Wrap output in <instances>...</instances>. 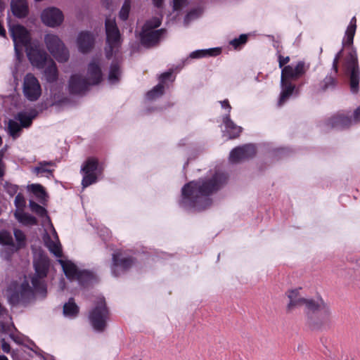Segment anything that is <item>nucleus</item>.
I'll use <instances>...</instances> for the list:
<instances>
[{
  "label": "nucleus",
  "instance_id": "39448f33",
  "mask_svg": "<svg viewBox=\"0 0 360 360\" xmlns=\"http://www.w3.org/2000/svg\"><path fill=\"white\" fill-rule=\"evenodd\" d=\"M310 311L308 321L310 326L316 330H326L330 328L332 322V313L329 306L323 300L315 301Z\"/></svg>",
  "mask_w": 360,
  "mask_h": 360
},
{
  "label": "nucleus",
  "instance_id": "7c9ffc66",
  "mask_svg": "<svg viewBox=\"0 0 360 360\" xmlns=\"http://www.w3.org/2000/svg\"><path fill=\"white\" fill-rule=\"evenodd\" d=\"M22 127L16 121L10 120L8 122V131L13 139H16L20 134Z\"/></svg>",
  "mask_w": 360,
  "mask_h": 360
},
{
  "label": "nucleus",
  "instance_id": "ddd939ff",
  "mask_svg": "<svg viewBox=\"0 0 360 360\" xmlns=\"http://www.w3.org/2000/svg\"><path fill=\"white\" fill-rule=\"evenodd\" d=\"M66 277L70 281L77 280L82 285L91 278V274L86 271H81L77 266L69 260L58 259Z\"/></svg>",
  "mask_w": 360,
  "mask_h": 360
},
{
  "label": "nucleus",
  "instance_id": "c9c22d12",
  "mask_svg": "<svg viewBox=\"0 0 360 360\" xmlns=\"http://www.w3.org/2000/svg\"><path fill=\"white\" fill-rule=\"evenodd\" d=\"M120 75V68L117 63H112L110 67L108 80L111 84H115L119 80Z\"/></svg>",
  "mask_w": 360,
  "mask_h": 360
},
{
  "label": "nucleus",
  "instance_id": "2f4dec72",
  "mask_svg": "<svg viewBox=\"0 0 360 360\" xmlns=\"http://www.w3.org/2000/svg\"><path fill=\"white\" fill-rule=\"evenodd\" d=\"M14 236L16 240V244L14 243L13 251H17L25 245V235L19 229H14Z\"/></svg>",
  "mask_w": 360,
  "mask_h": 360
},
{
  "label": "nucleus",
  "instance_id": "f704fd0d",
  "mask_svg": "<svg viewBox=\"0 0 360 360\" xmlns=\"http://www.w3.org/2000/svg\"><path fill=\"white\" fill-rule=\"evenodd\" d=\"M356 18L353 17L351 20L349 25L347 27L346 30L347 43L352 44L353 43V39L356 31Z\"/></svg>",
  "mask_w": 360,
  "mask_h": 360
},
{
  "label": "nucleus",
  "instance_id": "de8ad7c7",
  "mask_svg": "<svg viewBox=\"0 0 360 360\" xmlns=\"http://www.w3.org/2000/svg\"><path fill=\"white\" fill-rule=\"evenodd\" d=\"M4 155V150H0V177L4 175V165L2 162Z\"/></svg>",
  "mask_w": 360,
  "mask_h": 360
},
{
  "label": "nucleus",
  "instance_id": "1a4fd4ad",
  "mask_svg": "<svg viewBox=\"0 0 360 360\" xmlns=\"http://www.w3.org/2000/svg\"><path fill=\"white\" fill-rule=\"evenodd\" d=\"M346 73L349 79L351 91L356 94L359 91L360 70L358 65L357 56L355 51L349 53L345 62Z\"/></svg>",
  "mask_w": 360,
  "mask_h": 360
},
{
  "label": "nucleus",
  "instance_id": "f03ea898",
  "mask_svg": "<svg viewBox=\"0 0 360 360\" xmlns=\"http://www.w3.org/2000/svg\"><path fill=\"white\" fill-rule=\"evenodd\" d=\"M226 180L227 177L224 173L217 172L205 179L189 182L182 188L181 205L198 210L207 207L211 204L209 195L221 188Z\"/></svg>",
  "mask_w": 360,
  "mask_h": 360
},
{
  "label": "nucleus",
  "instance_id": "58836bf2",
  "mask_svg": "<svg viewBox=\"0 0 360 360\" xmlns=\"http://www.w3.org/2000/svg\"><path fill=\"white\" fill-rule=\"evenodd\" d=\"M131 8L129 0H125L120 11V18L125 20L127 19Z\"/></svg>",
  "mask_w": 360,
  "mask_h": 360
},
{
  "label": "nucleus",
  "instance_id": "603ef678",
  "mask_svg": "<svg viewBox=\"0 0 360 360\" xmlns=\"http://www.w3.org/2000/svg\"><path fill=\"white\" fill-rule=\"evenodd\" d=\"M153 2L157 7H160L162 4L163 0H153Z\"/></svg>",
  "mask_w": 360,
  "mask_h": 360
},
{
  "label": "nucleus",
  "instance_id": "5701e85b",
  "mask_svg": "<svg viewBox=\"0 0 360 360\" xmlns=\"http://www.w3.org/2000/svg\"><path fill=\"white\" fill-rule=\"evenodd\" d=\"M171 76V72H167L162 74L160 77V83L155 86L151 91L147 93V98L149 100H153L162 96L164 91V86L162 83H163L166 79H169Z\"/></svg>",
  "mask_w": 360,
  "mask_h": 360
},
{
  "label": "nucleus",
  "instance_id": "2eb2a0df",
  "mask_svg": "<svg viewBox=\"0 0 360 360\" xmlns=\"http://www.w3.org/2000/svg\"><path fill=\"white\" fill-rule=\"evenodd\" d=\"M289 302L286 306L288 313L293 311L295 309L305 306L309 310L313 307L316 300L307 299L300 295L299 289H292L287 292Z\"/></svg>",
  "mask_w": 360,
  "mask_h": 360
},
{
  "label": "nucleus",
  "instance_id": "aec40b11",
  "mask_svg": "<svg viewBox=\"0 0 360 360\" xmlns=\"http://www.w3.org/2000/svg\"><path fill=\"white\" fill-rule=\"evenodd\" d=\"M133 263V259L131 257H124L122 252H117L112 255V272L115 276H117V269H127Z\"/></svg>",
  "mask_w": 360,
  "mask_h": 360
},
{
  "label": "nucleus",
  "instance_id": "dca6fc26",
  "mask_svg": "<svg viewBox=\"0 0 360 360\" xmlns=\"http://www.w3.org/2000/svg\"><path fill=\"white\" fill-rule=\"evenodd\" d=\"M97 170L98 160L93 158H89L82 167L84 174L82 181L83 188H86L96 181Z\"/></svg>",
  "mask_w": 360,
  "mask_h": 360
},
{
  "label": "nucleus",
  "instance_id": "cd10ccee",
  "mask_svg": "<svg viewBox=\"0 0 360 360\" xmlns=\"http://www.w3.org/2000/svg\"><path fill=\"white\" fill-rule=\"evenodd\" d=\"M14 215L18 221L24 225L32 226L37 224L35 217L25 213L22 210H15Z\"/></svg>",
  "mask_w": 360,
  "mask_h": 360
},
{
  "label": "nucleus",
  "instance_id": "5fc2aeb1",
  "mask_svg": "<svg viewBox=\"0 0 360 360\" xmlns=\"http://www.w3.org/2000/svg\"><path fill=\"white\" fill-rule=\"evenodd\" d=\"M4 8V4L0 0V10Z\"/></svg>",
  "mask_w": 360,
  "mask_h": 360
},
{
  "label": "nucleus",
  "instance_id": "423d86ee",
  "mask_svg": "<svg viewBox=\"0 0 360 360\" xmlns=\"http://www.w3.org/2000/svg\"><path fill=\"white\" fill-rule=\"evenodd\" d=\"M44 42L50 54L58 62L65 63L69 60V50L58 35L47 33L44 35Z\"/></svg>",
  "mask_w": 360,
  "mask_h": 360
},
{
  "label": "nucleus",
  "instance_id": "bb28decb",
  "mask_svg": "<svg viewBox=\"0 0 360 360\" xmlns=\"http://www.w3.org/2000/svg\"><path fill=\"white\" fill-rule=\"evenodd\" d=\"M37 116V113L34 111L26 112H19L16 116L15 119L16 121L20 122V124L25 128L29 127L32 122L33 119Z\"/></svg>",
  "mask_w": 360,
  "mask_h": 360
},
{
  "label": "nucleus",
  "instance_id": "393cba45",
  "mask_svg": "<svg viewBox=\"0 0 360 360\" xmlns=\"http://www.w3.org/2000/svg\"><path fill=\"white\" fill-rule=\"evenodd\" d=\"M223 123L226 128L225 132L228 134L229 139H233L240 135L242 128L235 124L230 119L229 115L224 117Z\"/></svg>",
  "mask_w": 360,
  "mask_h": 360
},
{
  "label": "nucleus",
  "instance_id": "a18cd8bd",
  "mask_svg": "<svg viewBox=\"0 0 360 360\" xmlns=\"http://www.w3.org/2000/svg\"><path fill=\"white\" fill-rule=\"evenodd\" d=\"M289 61H290V58L288 56L283 57L282 56H278L279 68H282Z\"/></svg>",
  "mask_w": 360,
  "mask_h": 360
},
{
  "label": "nucleus",
  "instance_id": "9d476101",
  "mask_svg": "<svg viewBox=\"0 0 360 360\" xmlns=\"http://www.w3.org/2000/svg\"><path fill=\"white\" fill-rule=\"evenodd\" d=\"M9 32L14 42L15 53L20 56L22 47L25 49L30 43H32L28 31L22 25L18 24H9Z\"/></svg>",
  "mask_w": 360,
  "mask_h": 360
},
{
  "label": "nucleus",
  "instance_id": "c85d7f7f",
  "mask_svg": "<svg viewBox=\"0 0 360 360\" xmlns=\"http://www.w3.org/2000/svg\"><path fill=\"white\" fill-rule=\"evenodd\" d=\"M79 313V307L74 302L72 298L65 303L63 306V314L66 317L75 318Z\"/></svg>",
  "mask_w": 360,
  "mask_h": 360
},
{
  "label": "nucleus",
  "instance_id": "4c0bfd02",
  "mask_svg": "<svg viewBox=\"0 0 360 360\" xmlns=\"http://www.w3.org/2000/svg\"><path fill=\"white\" fill-rule=\"evenodd\" d=\"M30 210L35 212L37 214H38L40 217H44L46 218L47 221H49V218L48 217L46 214V210L41 207V205H38L34 201L30 200Z\"/></svg>",
  "mask_w": 360,
  "mask_h": 360
},
{
  "label": "nucleus",
  "instance_id": "8fccbe9b",
  "mask_svg": "<svg viewBox=\"0 0 360 360\" xmlns=\"http://www.w3.org/2000/svg\"><path fill=\"white\" fill-rule=\"evenodd\" d=\"M221 108H227L229 112L231 111V106L230 105L229 101L227 100H224L223 101L220 102Z\"/></svg>",
  "mask_w": 360,
  "mask_h": 360
},
{
  "label": "nucleus",
  "instance_id": "864d4df0",
  "mask_svg": "<svg viewBox=\"0 0 360 360\" xmlns=\"http://www.w3.org/2000/svg\"><path fill=\"white\" fill-rule=\"evenodd\" d=\"M4 312V309L0 304V315L3 314Z\"/></svg>",
  "mask_w": 360,
  "mask_h": 360
},
{
  "label": "nucleus",
  "instance_id": "4d7b16f0",
  "mask_svg": "<svg viewBox=\"0 0 360 360\" xmlns=\"http://www.w3.org/2000/svg\"><path fill=\"white\" fill-rule=\"evenodd\" d=\"M60 99L59 98H54V102H58Z\"/></svg>",
  "mask_w": 360,
  "mask_h": 360
},
{
  "label": "nucleus",
  "instance_id": "a878e982",
  "mask_svg": "<svg viewBox=\"0 0 360 360\" xmlns=\"http://www.w3.org/2000/svg\"><path fill=\"white\" fill-rule=\"evenodd\" d=\"M46 65H47V67L44 70V76L46 79L49 82H53L58 78V70L56 65L51 58L49 59V62Z\"/></svg>",
  "mask_w": 360,
  "mask_h": 360
},
{
  "label": "nucleus",
  "instance_id": "4be33fe9",
  "mask_svg": "<svg viewBox=\"0 0 360 360\" xmlns=\"http://www.w3.org/2000/svg\"><path fill=\"white\" fill-rule=\"evenodd\" d=\"M11 7L13 15L18 18H24L28 14L26 0H11Z\"/></svg>",
  "mask_w": 360,
  "mask_h": 360
},
{
  "label": "nucleus",
  "instance_id": "f3484780",
  "mask_svg": "<svg viewBox=\"0 0 360 360\" xmlns=\"http://www.w3.org/2000/svg\"><path fill=\"white\" fill-rule=\"evenodd\" d=\"M41 19L46 26L56 27L63 23L64 16L60 9L55 7H49L42 11Z\"/></svg>",
  "mask_w": 360,
  "mask_h": 360
},
{
  "label": "nucleus",
  "instance_id": "b1692460",
  "mask_svg": "<svg viewBox=\"0 0 360 360\" xmlns=\"http://www.w3.org/2000/svg\"><path fill=\"white\" fill-rule=\"evenodd\" d=\"M330 123L332 127L342 129L350 126L353 123V120L348 115L343 113L338 114L333 116Z\"/></svg>",
  "mask_w": 360,
  "mask_h": 360
},
{
  "label": "nucleus",
  "instance_id": "72a5a7b5",
  "mask_svg": "<svg viewBox=\"0 0 360 360\" xmlns=\"http://www.w3.org/2000/svg\"><path fill=\"white\" fill-rule=\"evenodd\" d=\"M53 165L51 162H40L37 167L34 168V172L39 174H46L47 176H52V170L48 168V166Z\"/></svg>",
  "mask_w": 360,
  "mask_h": 360
},
{
  "label": "nucleus",
  "instance_id": "a211bd4d",
  "mask_svg": "<svg viewBox=\"0 0 360 360\" xmlns=\"http://www.w3.org/2000/svg\"><path fill=\"white\" fill-rule=\"evenodd\" d=\"M255 154V147L252 144L245 145L234 148L230 153L229 160L231 162H238Z\"/></svg>",
  "mask_w": 360,
  "mask_h": 360
},
{
  "label": "nucleus",
  "instance_id": "4468645a",
  "mask_svg": "<svg viewBox=\"0 0 360 360\" xmlns=\"http://www.w3.org/2000/svg\"><path fill=\"white\" fill-rule=\"evenodd\" d=\"M22 92L30 101H37L41 94V89L38 79L31 73L25 75L23 80Z\"/></svg>",
  "mask_w": 360,
  "mask_h": 360
},
{
  "label": "nucleus",
  "instance_id": "a19ab883",
  "mask_svg": "<svg viewBox=\"0 0 360 360\" xmlns=\"http://www.w3.org/2000/svg\"><path fill=\"white\" fill-rule=\"evenodd\" d=\"M14 202L17 207L16 210H22V208L25 205V201L24 197L21 194H18L15 196Z\"/></svg>",
  "mask_w": 360,
  "mask_h": 360
},
{
  "label": "nucleus",
  "instance_id": "0eeeda50",
  "mask_svg": "<svg viewBox=\"0 0 360 360\" xmlns=\"http://www.w3.org/2000/svg\"><path fill=\"white\" fill-rule=\"evenodd\" d=\"M161 24V20L155 17L147 21L143 27L141 33V43L146 46H151L158 42L165 32V30H155Z\"/></svg>",
  "mask_w": 360,
  "mask_h": 360
},
{
  "label": "nucleus",
  "instance_id": "ea45409f",
  "mask_svg": "<svg viewBox=\"0 0 360 360\" xmlns=\"http://www.w3.org/2000/svg\"><path fill=\"white\" fill-rule=\"evenodd\" d=\"M30 190L34 193V195L40 198L43 199L45 197V192L43 187L39 184H32L29 186Z\"/></svg>",
  "mask_w": 360,
  "mask_h": 360
},
{
  "label": "nucleus",
  "instance_id": "c756f323",
  "mask_svg": "<svg viewBox=\"0 0 360 360\" xmlns=\"http://www.w3.org/2000/svg\"><path fill=\"white\" fill-rule=\"evenodd\" d=\"M220 51L219 49H203V50H198L193 51L191 53L190 56L193 58H200L206 56H217L219 53Z\"/></svg>",
  "mask_w": 360,
  "mask_h": 360
},
{
  "label": "nucleus",
  "instance_id": "c03bdc74",
  "mask_svg": "<svg viewBox=\"0 0 360 360\" xmlns=\"http://www.w3.org/2000/svg\"><path fill=\"white\" fill-rule=\"evenodd\" d=\"M342 51L343 50L341 49L338 53L337 55L335 56L334 60H333V68L335 71V73L338 72V61H339V59L340 58L341 56H342Z\"/></svg>",
  "mask_w": 360,
  "mask_h": 360
},
{
  "label": "nucleus",
  "instance_id": "3c124183",
  "mask_svg": "<svg viewBox=\"0 0 360 360\" xmlns=\"http://www.w3.org/2000/svg\"><path fill=\"white\" fill-rule=\"evenodd\" d=\"M2 349L4 352L8 353L10 352V345L4 340L2 341Z\"/></svg>",
  "mask_w": 360,
  "mask_h": 360
},
{
  "label": "nucleus",
  "instance_id": "20e7f679",
  "mask_svg": "<svg viewBox=\"0 0 360 360\" xmlns=\"http://www.w3.org/2000/svg\"><path fill=\"white\" fill-rule=\"evenodd\" d=\"M307 70L304 62L300 61L293 67L292 65H286L283 68L281 71V93L278 101V105H282L285 101L292 95L295 86L291 83L290 79H296L302 76Z\"/></svg>",
  "mask_w": 360,
  "mask_h": 360
},
{
  "label": "nucleus",
  "instance_id": "f257e3e1",
  "mask_svg": "<svg viewBox=\"0 0 360 360\" xmlns=\"http://www.w3.org/2000/svg\"><path fill=\"white\" fill-rule=\"evenodd\" d=\"M35 274L31 278L32 286L25 278L20 283H13L9 289L8 300L12 304H25L35 297H44L46 286L44 278L49 266L47 257L41 252H35L34 257Z\"/></svg>",
  "mask_w": 360,
  "mask_h": 360
},
{
  "label": "nucleus",
  "instance_id": "e433bc0d",
  "mask_svg": "<svg viewBox=\"0 0 360 360\" xmlns=\"http://www.w3.org/2000/svg\"><path fill=\"white\" fill-rule=\"evenodd\" d=\"M0 244L10 246L13 250L14 243L13 237L9 232L6 231H2L0 232Z\"/></svg>",
  "mask_w": 360,
  "mask_h": 360
},
{
  "label": "nucleus",
  "instance_id": "6ab92c4d",
  "mask_svg": "<svg viewBox=\"0 0 360 360\" xmlns=\"http://www.w3.org/2000/svg\"><path fill=\"white\" fill-rule=\"evenodd\" d=\"M95 37L89 31L80 32L76 39L78 50L82 53L89 52L94 45Z\"/></svg>",
  "mask_w": 360,
  "mask_h": 360
},
{
  "label": "nucleus",
  "instance_id": "37998d69",
  "mask_svg": "<svg viewBox=\"0 0 360 360\" xmlns=\"http://www.w3.org/2000/svg\"><path fill=\"white\" fill-rule=\"evenodd\" d=\"M200 13H201V11L199 9L194 10V11H192L190 13H188V15L185 18V20H184L185 23L187 24L189 20L194 19V18H197L198 16H199Z\"/></svg>",
  "mask_w": 360,
  "mask_h": 360
},
{
  "label": "nucleus",
  "instance_id": "473e14b6",
  "mask_svg": "<svg viewBox=\"0 0 360 360\" xmlns=\"http://www.w3.org/2000/svg\"><path fill=\"white\" fill-rule=\"evenodd\" d=\"M336 82V79L334 77L331 75L326 76L320 83V88L323 91L332 89L335 86Z\"/></svg>",
  "mask_w": 360,
  "mask_h": 360
},
{
  "label": "nucleus",
  "instance_id": "49530a36",
  "mask_svg": "<svg viewBox=\"0 0 360 360\" xmlns=\"http://www.w3.org/2000/svg\"><path fill=\"white\" fill-rule=\"evenodd\" d=\"M186 0H174V9H180L185 4Z\"/></svg>",
  "mask_w": 360,
  "mask_h": 360
},
{
  "label": "nucleus",
  "instance_id": "9b49d317",
  "mask_svg": "<svg viewBox=\"0 0 360 360\" xmlns=\"http://www.w3.org/2000/svg\"><path fill=\"white\" fill-rule=\"evenodd\" d=\"M105 32L107 39L106 56L110 58L112 55L113 49L117 48L120 44V34L114 18H106Z\"/></svg>",
  "mask_w": 360,
  "mask_h": 360
},
{
  "label": "nucleus",
  "instance_id": "412c9836",
  "mask_svg": "<svg viewBox=\"0 0 360 360\" xmlns=\"http://www.w3.org/2000/svg\"><path fill=\"white\" fill-rule=\"evenodd\" d=\"M51 228L52 229L53 237L51 238L50 236L46 235L44 236V241L46 247L49 248V251L53 253L57 257H62V248L60 243L59 241L57 233L53 229L52 224H51Z\"/></svg>",
  "mask_w": 360,
  "mask_h": 360
},
{
  "label": "nucleus",
  "instance_id": "6e6d98bb",
  "mask_svg": "<svg viewBox=\"0 0 360 360\" xmlns=\"http://www.w3.org/2000/svg\"><path fill=\"white\" fill-rule=\"evenodd\" d=\"M0 360H8V358L6 356L1 355L0 356Z\"/></svg>",
  "mask_w": 360,
  "mask_h": 360
},
{
  "label": "nucleus",
  "instance_id": "f8f14e48",
  "mask_svg": "<svg viewBox=\"0 0 360 360\" xmlns=\"http://www.w3.org/2000/svg\"><path fill=\"white\" fill-rule=\"evenodd\" d=\"M25 51L31 64L39 69L43 68L51 58L36 41L30 43Z\"/></svg>",
  "mask_w": 360,
  "mask_h": 360
},
{
  "label": "nucleus",
  "instance_id": "7ed1b4c3",
  "mask_svg": "<svg viewBox=\"0 0 360 360\" xmlns=\"http://www.w3.org/2000/svg\"><path fill=\"white\" fill-rule=\"evenodd\" d=\"M102 79V73L98 63L94 60L87 68L86 78L80 75H73L70 79L68 88L71 94H80L89 85L98 84Z\"/></svg>",
  "mask_w": 360,
  "mask_h": 360
},
{
  "label": "nucleus",
  "instance_id": "6e6552de",
  "mask_svg": "<svg viewBox=\"0 0 360 360\" xmlns=\"http://www.w3.org/2000/svg\"><path fill=\"white\" fill-rule=\"evenodd\" d=\"M89 319L95 330L101 332L106 327L108 319V310L103 298H99L96 306L89 312Z\"/></svg>",
  "mask_w": 360,
  "mask_h": 360
},
{
  "label": "nucleus",
  "instance_id": "09e8293b",
  "mask_svg": "<svg viewBox=\"0 0 360 360\" xmlns=\"http://www.w3.org/2000/svg\"><path fill=\"white\" fill-rule=\"evenodd\" d=\"M352 120L353 122H355L360 121V106L358 107L354 112V117Z\"/></svg>",
  "mask_w": 360,
  "mask_h": 360
},
{
  "label": "nucleus",
  "instance_id": "79ce46f5",
  "mask_svg": "<svg viewBox=\"0 0 360 360\" xmlns=\"http://www.w3.org/2000/svg\"><path fill=\"white\" fill-rule=\"evenodd\" d=\"M248 39L247 35L241 34L239 38L234 39L231 41V44H232L235 48H237L240 44H243L246 42Z\"/></svg>",
  "mask_w": 360,
  "mask_h": 360
}]
</instances>
